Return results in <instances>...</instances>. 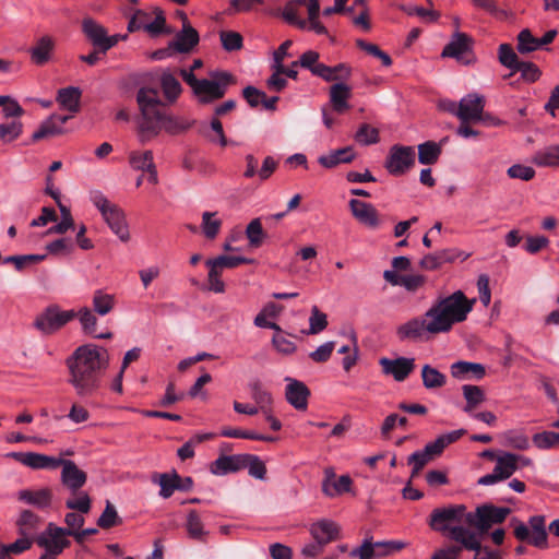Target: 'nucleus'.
Returning <instances> with one entry per match:
<instances>
[{
	"label": "nucleus",
	"mask_w": 559,
	"mask_h": 559,
	"mask_svg": "<svg viewBox=\"0 0 559 559\" xmlns=\"http://www.w3.org/2000/svg\"><path fill=\"white\" fill-rule=\"evenodd\" d=\"M186 530L190 538L199 542H205L209 535V532L204 530L203 522L195 510L189 511Z\"/></svg>",
	"instance_id": "36"
},
{
	"label": "nucleus",
	"mask_w": 559,
	"mask_h": 559,
	"mask_svg": "<svg viewBox=\"0 0 559 559\" xmlns=\"http://www.w3.org/2000/svg\"><path fill=\"white\" fill-rule=\"evenodd\" d=\"M463 395L466 400V405L464 407V412L471 413L473 412L479 404L485 401V394L480 386L466 384L463 385Z\"/></svg>",
	"instance_id": "43"
},
{
	"label": "nucleus",
	"mask_w": 559,
	"mask_h": 559,
	"mask_svg": "<svg viewBox=\"0 0 559 559\" xmlns=\"http://www.w3.org/2000/svg\"><path fill=\"white\" fill-rule=\"evenodd\" d=\"M19 499L28 504L44 509L51 504L52 491L49 488H41L36 491L24 489L19 491Z\"/></svg>",
	"instance_id": "32"
},
{
	"label": "nucleus",
	"mask_w": 559,
	"mask_h": 559,
	"mask_svg": "<svg viewBox=\"0 0 559 559\" xmlns=\"http://www.w3.org/2000/svg\"><path fill=\"white\" fill-rule=\"evenodd\" d=\"M219 38L226 51H237L243 46V38L240 33L234 31H222Z\"/></svg>",
	"instance_id": "53"
},
{
	"label": "nucleus",
	"mask_w": 559,
	"mask_h": 559,
	"mask_svg": "<svg viewBox=\"0 0 559 559\" xmlns=\"http://www.w3.org/2000/svg\"><path fill=\"white\" fill-rule=\"evenodd\" d=\"M474 39L466 33H462L456 31L452 36L450 41L444 46L441 57L442 58H454L459 62L464 64H469L473 61L472 50H473Z\"/></svg>",
	"instance_id": "13"
},
{
	"label": "nucleus",
	"mask_w": 559,
	"mask_h": 559,
	"mask_svg": "<svg viewBox=\"0 0 559 559\" xmlns=\"http://www.w3.org/2000/svg\"><path fill=\"white\" fill-rule=\"evenodd\" d=\"M120 524H122V519L119 516L114 504L107 500L105 510L97 520V525L103 530H109Z\"/></svg>",
	"instance_id": "47"
},
{
	"label": "nucleus",
	"mask_w": 559,
	"mask_h": 559,
	"mask_svg": "<svg viewBox=\"0 0 559 559\" xmlns=\"http://www.w3.org/2000/svg\"><path fill=\"white\" fill-rule=\"evenodd\" d=\"M498 60L507 69L515 70L519 68L521 60L510 44H501L498 47Z\"/></svg>",
	"instance_id": "49"
},
{
	"label": "nucleus",
	"mask_w": 559,
	"mask_h": 559,
	"mask_svg": "<svg viewBox=\"0 0 559 559\" xmlns=\"http://www.w3.org/2000/svg\"><path fill=\"white\" fill-rule=\"evenodd\" d=\"M355 140L362 145L376 144L380 140L379 130L368 123H362L355 134Z\"/></svg>",
	"instance_id": "56"
},
{
	"label": "nucleus",
	"mask_w": 559,
	"mask_h": 559,
	"mask_svg": "<svg viewBox=\"0 0 559 559\" xmlns=\"http://www.w3.org/2000/svg\"><path fill=\"white\" fill-rule=\"evenodd\" d=\"M249 388L253 401L263 413H266V409H270L273 402L271 393L263 388V384L260 380L251 381L249 383Z\"/></svg>",
	"instance_id": "39"
},
{
	"label": "nucleus",
	"mask_w": 559,
	"mask_h": 559,
	"mask_svg": "<svg viewBox=\"0 0 559 559\" xmlns=\"http://www.w3.org/2000/svg\"><path fill=\"white\" fill-rule=\"evenodd\" d=\"M216 213L204 212L202 215V229L206 238L214 239L222 226V221L215 218Z\"/></svg>",
	"instance_id": "55"
},
{
	"label": "nucleus",
	"mask_w": 559,
	"mask_h": 559,
	"mask_svg": "<svg viewBox=\"0 0 559 559\" xmlns=\"http://www.w3.org/2000/svg\"><path fill=\"white\" fill-rule=\"evenodd\" d=\"M316 76L321 78L325 82H344L352 76V67L347 63H338L334 67L323 63L322 67L317 69Z\"/></svg>",
	"instance_id": "30"
},
{
	"label": "nucleus",
	"mask_w": 559,
	"mask_h": 559,
	"mask_svg": "<svg viewBox=\"0 0 559 559\" xmlns=\"http://www.w3.org/2000/svg\"><path fill=\"white\" fill-rule=\"evenodd\" d=\"M246 236L252 248H259L263 243L265 233L263 231L260 218H254L248 224L246 228Z\"/></svg>",
	"instance_id": "52"
},
{
	"label": "nucleus",
	"mask_w": 559,
	"mask_h": 559,
	"mask_svg": "<svg viewBox=\"0 0 559 559\" xmlns=\"http://www.w3.org/2000/svg\"><path fill=\"white\" fill-rule=\"evenodd\" d=\"M212 80L202 79L193 90V94L202 104H210L221 99L226 93L228 85L235 84V76L227 71L211 72Z\"/></svg>",
	"instance_id": "6"
},
{
	"label": "nucleus",
	"mask_w": 559,
	"mask_h": 559,
	"mask_svg": "<svg viewBox=\"0 0 559 559\" xmlns=\"http://www.w3.org/2000/svg\"><path fill=\"white\" fill-rule=\"evenodd\" d=\"M519 468V455L506 452L498 456L492 473L478 479L479 485H492L495 483L510 478Z\"/></svg>",
	"instance_id": "14"
},
{
	"label": "nucleus",
	"mask_w": 559,
	"mask_h": 559,
	"mask_svg": "<svg viewBox=\"0 0 559 559\" xmlns=\"http://www.w3.org/2000/svg\"><path fill=\"white\" fill-rule=\"evenodd\" d=\"M36 544L57 556L70 547L71 542L67 538L64 527L49 523L46 530L36 538Z\"/></svg>",
	"instance_id": "15"
},
{
	"label": "nucleus",
	"mask_w": 559,
	"mask_h": 559,
	"mask_svg": "<svg viewBox=\"0 0 559 559\" xmlns=\"http://www.w3.org/2000/svg\"><path fill=\"white\" fill-rule=\"evenodd\" d=\"M467 513L464 504H450L443 508H436L430 513L429 526L432 531L443 535L449 533V537L452 539V530L464 527L461 523H466Z\"/></svg>",
	"instance_id": "5"
},
{
	"label": "nucleus",
	"mask_w": 559,
	"mask_h": 559,
	"mask_svg": "<svg viewBox=\"0 0 559 559\" xmlns=\"http://www.w3.org/2000/svg\"><path fill=\"white\" fill-rule=\"evenodd\" d=\"M475 299H468L462 290L438 298L421 317H415L396 329L400 341H420L448 333L453 325L466 320Z\"/></svg>",
	"instance_id": "1"
},
{
	"label": "nucleus",
	"mask_w": 559,
	"mask_h": 559,
	"mask_svg": "<svg viewBox=\"0 0 559 559\" xmlns=\"http://www.w3.org/2000/svg\"><path fill=\"white\" fill-rule=\"evenodd\" d=\"M129 165L134 170L146 171L154 164L152 151H131L128 155Z\"/></svg>",
	"instance_id": "41"
},
{
	"label": "nucleus",
	"mask_w": 559,
	"mask_h": 559,
	"mask_svg": "<svg viewBox=\"0 0 559 559\" xmlns=\"http://www.w3.org/2000/svg\"><path fill=\"white\" fill-rule=\"evenodd\" d=\"M532 160L539 167H559V144L537 151Z\"/></svg>",
	"instance_id": "38"
},
{
	"label": "nucleus",
	"mask_w": 559,
	"mask_h": 559,
	"mask_svg": "<svg viewBox=\"0 0 559 559\" xmlns=\"http://www.w3.org/2000/svg\"><path fill=\"white\" fill-rule=\"evenodd\" d=\"M485 98L478 94H468L457 106L455 116L461 122H476L483 119Z\"/></svg>",
	"instance_id": "17"
},
{
	"label": "nucleus",
	"mask_w": 559,
	"mask_h": 559,
	"mask_svg": "<svg viewBox=\"0 0 559 559\" xmlns=\"http://www.w3.org/2000/svg\"><path fill=\"white\" fill-rule=\"evenodd\" d=\"M159 84L166 100L170 104L175 103L182 92L180 82L169 70L162 72Z\"/></svg>",
	"instance_id": "33"
},
{
	"label": "nucleus",
	"mask_w": 559,
	"mask_h": 559,
	"mask_svg": "<svg viewBox=\"0 0 559 559\" xmlns=\"http://www.w3.org/2000/svg\"><path fill=\"white\" fill-rule=\"evenodd\" d=\"M533 442L538 449H551L559 447V432L543 431L533 436Z\"/></svg>",
	"instance_id": "59"
},
{
	"label": "nucleus",
	"mask_w": 559,
	"mask_h": 559,
	"mask_svg": "<svg viewBox=\"0 0 559 559\" xmlns=\"http://www.w3.org/2000/svg\"><path fill=\"white\" fill-rule=\"evenodd\" d=\"M115 307V297L103 290H96L93 295V308L100 316L109 313Z\"/></svg>",
	"instance_id": "50"
},
{
	"label": "nucleus",
	"mask_w": 559,
	"mask_h": 559,
	"mask_svg": "<svg viewBox=\"0 0 559 559\" xmlns=\"http://www.w3.org/2000/svg\"><path fill=\"white\" fill-rule=\"evenodd\" d=\"M516 40H518L516 50L521 55L531 53L540 48L538 38L533 36L532 32L528 28L522 29L518 34Z\"/></svg>",
	"instance_id": "45"
},
{
	"label": "nucleus",
	"mask_w": 559,
	"mask_h": 559,
	"mask_svg": "<svg viewBox=\"0 0 559 559\" xmlns=\"http://www.w3.org/2000/svg\"><path fill=\"white\" fill-rule=\"evenodd\" d=\"M421 379L424 386L428 390L442 388L447 382L445 376L428 364L423 366Z\"/></svg>",
	"instance_id": "40"
},
{
	"label": "nucleus",
	"mask_w": 559,
	"mask_h": 559,
	"mask_svg": "<svg viewBox=\"0 0 559 559\" xmlns=\"http://www.w3.org/2000/svg\"><path fill=\"white\" fill-rule=\"evenodd\" d=\"M352 478L348 475H342L338 478L332 467L324 469V478L322 480V492L326 497H336L348 492L352 488Z\"/></svg>",
	"instance_id": "22"
},
{
	"label": "nucleus",
	"mask_w": 559,
	"mask_h": 559,
	"mask_svg": "<svg viewBox=\"0 0 559 559\" xmlns=\"http://www.w3.org/2000/svg\"><path fill=\"white\" fill-rule=\"evenodd\" d=\"M330 103L334 111L343 114L349 109L348 99L352 96V88L344 82L334 83L329 90Z\"/></svg>",
	"instance_id": "29"
},
{
	"label": "nucleus",
	"mask_w": 559,
	"mask_h": 559,
	"mask_svg": "<svg viewBox=\"0 0 559 559\" xmlns=\"http://www.w3.org/2000/svg\"><path fill=\"white\" fill-rule=\"evenodd\" d=\"M76 318V311L62 310L58 305H50L38 313L34 328L44 335H52Z\"/></svg>",
	"instance_id": "8"
},
{
	"label": "nucleus",
	"mask_w": 559,
	"mask_h": 559,
	"mask_svg": "<svg viewBox=\"0 0 559 559\" xmlns=\"http://www.w3.org/2000/svg\"><path fill=\"white\" fill-rule=\"evenodd\" d=\"M372 545L376 559L388 557L405 547V543L399 540L377 542Z\"/></svg>",
	"instance_id": "54"
},
{
	"label": "nucleus",
	"mask_w": 559,
	"mask_h": 559,
	"mask_svg": "<svg viewBox=\"0 0 559 559\" xmlns=\"http://www.w3.org/2000/svg\"><path fill=\"white\" fill-rule=\"evenodd\" d=\"M23 124L21 121H12L0 124V141L9 143L17 139L22 133Z\"/></svg>",
	"instance_id": "64"
},
{
	"label": "nucleus",
	"mask_w": 559,
	"mask_h": 559,
	"mask_svg": "<svg viewBox=\"0 0 559 559\" xmlns=\"http://www.w3.org/2000/svg\"><path fill=\"white\" fill-rule=\"evenodd\" d=\"M82 32L91 44L104 55L124 38L120 35L108 36L106 28L92 17H85L82 21Z\"/></svg>",
	"instance_id": "12"
},
{
	"label": "nucleus",
	"mask_w": 559,
	"mask_h": 559,
	"mask_svg": "<svg viewBox=\"0 0 559 559\" xmlns=\"http://www.w3.org/2000/svg\"><path fill=\"white\" fill-rule=\"evenodd\" d=\"M286 380L288 381L285 392L287 402L298 411L307 409L310 396L307 385L296 379L287 378Z\"/></svg>",
	"instance_id": "25"
},
{
	"label": "nucleus",
	"mask_w": 559,
	"mask_h": 559,
	"mask_svg": "<svg viewBox=\"0 0 559 559\" xmlns=\"http://www.w3.org/2000/svg\"><path fill=\"white\" fill-rule=\"evenodd\" d=\"M58 467H61L60 481L72 495L86 484L87 474L81 469L74 461L60 457Z\"/></svg>",
	"instance_id": "16"
},
{
	"label": "nucleus",
	"mask_w": 559,
	"mask_h": 559,
	"mask_svg": "<svg viewBox=\"0 0 559 559\" xmlns=\"http://www.w3.org/2000/svg\"><path fill=\"white\" fill-rule=\"evenodd\" d=\"M472 373L476 379L484 378L486 370L481 364L469 361H457L451 366V374L453 378H463Z\"/></svg>",
	"instance_id": "37"
},
{
	"label": "nucleus",
	"mask_w": 559,
	"mask_h": 559,
	"mask_svg": "<svg viewBox=\"0 0 559 559\" xmlns=\"http://www.w3.org/2000/svg\"><path fill=\"white\" fill-rule=\"evenodd\" d=\"M320 55L314 50L305 51L298 61L293 62L292 66H300L301 68L308 69L313 75H316L317 69L322 67L323 63L319 62Z\"/></svg>",
	"instance_id": "61"
},
{
	"label": "nucleus",
	"mask_w": 559,
	"mask_h": 559,
	"mask_svg": "<svg viewBox=\"0 0 559 559\" xmlns=\"http://www.w3.org/2000/svg\"><path fill=\"white\" fill-rule=\"evenodd\" d=\"M511 513L510 508L496 507L493 504H483L477 507L474 513L468 512L466 524L479 530V534L488 532L493 524H501Z\"/></svg>",
	"instance_id": "9"
},
{
	"label": "nucleus",
	"mask_w": 559,
	"mask_h": 559,
	"mask_svg": "<svg viewBox=\"0 0 559 559\" xmlns=\"http://www.w3.org/2000/svg\"><path fill=\"white\" fill-rule=\"evenodd\" d=\"M200 41L198 31L191 25H183L182 28L176 34L175 38L170 41L171 48L178 53H189Z\"/></svg>",
	"instance_id": "24"
},
{
	"label": "nucleus",
	"mask_w": 559,
	"mask_h": 559,
	"mask_svg": "<svg viewBox=\"0 0 559 559\" xmlns=\"http://www.w3.org/2000/svg\"><path fill=\"white\" fill-rule=\"evenodd\" d=\"M252 259L245 257L218 255L214 259H207L205 264H214V266L223 271L224 269H235L241 264L252 263Z\"/></svg>",
	"instance_id": "48"
},
{
	"label": "nucleus",
	"mask_w": 559,
	"mask_h": 559,
	"mask_svg": "<svg viewBox=\"0 0 559 559\" xmlns=\"http://www.w3.org/2000/svg\"><path fill=\"white\" fill-rule=\"evenodd\" d=\"M8 456L33 469H56L60 457L36 452H12Z\"/></svg>",
	"instance_id": "20"
},
{
	"label": "nucleus",
	"mask_w": 559,
	"mask_h": 559,
	"mask_svg": "<svg viewBox=\"0 0 559 559\" xmlns=\"http://www.w3.org/2000/svg\"><path fill=\"white\" fill-rule=\"evenodd\" d=\"M416 153L413 146L395 144L390 147L384 167L390 175L402 176L415 165Z\"/></svg>",
	"instance_id": "10"
},
{
	"label": "nucleus",
	"mask_w": 559,
	"mask_h": 559,
	"mask_svg": "<svg viewBox=\"0 0 559 559\" xmlns=\"http://www.w3.org/2000/svg\"><path fill=\"white\" fill-rule=\"evenodd\" d=\"M348 205L352 215L361 225L371 229H376L381 225L380 215L371 203L352 199L348 202Z\"/></svg>",
	"instance_id": "19"
},
{
	"label": "nucleus",
	"mask_w": 559,
	"mask_h": 559,
	"mask_svg": "<svg viewBox=\"0 0 559 559\" xmlns=\"http://www.w3.org/2000/svg\"><path fill=\"white\" fill-rule=\"evenodd\" d=\"M69 369V383L81 397L96 394L102 376L108 367L107 350L94 344L79 346L66 360Z\"/></svg>",
	"instance_id": "2"
},
{
	"label": "nucleus",
	"mask_w": 559,
	"mask_h": 559,
	"mask_svg": "<svg viewBox=\"0 0 559 559\" xmlns=\"http://www.w3.org/2000/svg\"><path fill=\"white\" fill-rule=\"evenodd\" d=\"M50 181H51V176H47L45 192L56 201V203L60 210V213H61V218H60V223L50 227L47 230V234L48 235H50V234L62 235V234H66L70 228H72L74 226V219L72 217L70 209L68 206H66L64 204H62V202L60 200V192L58 190H50V187H49Z\"/></svg>",
	"instance_id": "23"
},
{
	"label": "nucleus",
	"mask_w": 559,
	"mask_h": 559,
	"mask_svg": "<svg viewBox=\"0 0 559 559\" xmlns=\"http://www.w3.org/2000/svg\"><path fill=\"white\" fill-rule=\"evenodd\" d=\"M66 507L70 510H76L82 514H86L91 511L92 500L87 492L80 489L76 495H72L71 498L67 499Z\"/></svg>",
	"instance_id": "51"
},
{
	"label": "nucleus",
	"mask_w": 559,
	"mask_h": 559,
	"mask_svg": "<svg viewBox=\"0 0 559 559\" xmlns=\"http://www.w3.org/2000/svg\"><path fill=\"white\" fill-rule=\"evenodd\" d=\"M355 158L352 146H346L322 155L318 158V163L324 168H333L340 164H348Z\"/></svg>",
	"instance_id": "31"
},
{
	"label": "nucleus",
	"mask_w": 559,
	"mask_h": 559,
	"mask_svg": "<svg viewBox=\"0 0 559 559\" xmlns=\"http://www.w3.org/2000/svg\"><path fill=\"white\" fill-rule=\"evenodd\" d=\"M221 436L227 437V438H243V439L259 440V441H265V442H273L276 440V438H274V437L260 435V433H257L251 430H242L239 428H230V427H224L221 430Z\"/></svg>",
	"instance_id": "46"
},
{
	"label": "nucleus",
	"mask_w": 559,
	"mask_h": 559,
	"mask_svg": "<svg viewBox=\"0 0 559 559\" xmlns=\"http://www.w3.org/2000/svg\"><path fill=\"white\" fill-rule=\"evenodd\" d=\"M140 110L138 135L142 144L157 136L162 130L178 134L191 128V123L164 111V104L156 88L142 86L136 92Z\"/></svg>",
	"instance_id": "3"
},
{
	"label": "nucleus",
	"mask_w": 559,
	"mask_h": 559,
	"mask_svg": "<svg viewBox=\"0 0 559 559\" xmlns=\"http://www.w3.org/2000/svg\"><path fill=\"white\" fill-rule=\"evenodd\" d=\"M246 454L221 455L211 464V472L215 475L235 473L245 468Z\"/></svg>",
	"instance_id": "28"
},
{
	"label": "nucleus",
	"mask_w": 559,
	"mask_h": 559,
	"mask_svg": "<svg viewBox=\"0 0 559 559\" xmlns=\"http://www.w3.org/2000/svg\"><path fill=\"white\" fill-rule=\"evenodd\" d=\"M206 266L209 267L207 289L216 294L225 293V283L222 280L223 271L214 264H206Z\"/></svg>",
	"instance_id": "57"
},
{
	"label": "nucleus",
	"mask_w": 559,
	"mask_h": 559,
	"mask_svg": "<svg viewBox=\"0 0 559 559\" xmlns=\"http://www.w3.org/2000/svg\"><path fill=\"white\" fill-rule=\"evenodd\" d=\"M93 203L100 212L111 231L116 234L121 241H129L130 231L123 211L100 193L93 197Z\"/></svg>",
	"instance_id": "7"
},
{
	"label": "nucleus",
	"mask_w": 559,
	"mask_h": 559,
	"mask_svg": "<svg viewBox=\"0 0 559 559\" xmlns=\"http://www.w3.org/2000/svg\"><path fill=\"white\" fill-rule=\"evenodd\" d=\"M309 533L313 540L325 547L328 544L340 538L341 527L332 520L322 519L310 525Z\"/></svg>",
	"instance_id": "21"
},
{
	"label": "nucleus",
	"mask_w": 559,
	"mask_h": 559,
	"mask_svg": "<svg viewBox=\"0 0 559 559\" xmlns=\"http://www.w3.org/2000/svg\"><path fill=\"white\" fill-rule=\"evenodd\" d=\"M382 372L386 376H392L397 382H403L415 369V358L399 357L390 359L382 357L379 360Z\"/></svg>",
	"instance_id": "18"
},
{
	"label": "nucleus",
	"mask_w": 559,
	"mask_h": 559,
	"mask_svg": "<svg viewBox=\"0 0 559 559\" xmlns=\"http://www.w3.org/2000/svg\"><path fill=\"white\" fill-rule=\"evenodd\" d=\"M56 47L55 39L49 35L39 37L29 49L31 61L36 66H44L51 60Z\"/></svg>",
	"instance_id": "26"
},
{
	"label": "nucleus",
	"mask_w": 559,
	"mask_h": 559,
	"mask_svg": "<svg viewBox=\"0 0 559 559\" xmlns=\"http://www.w3.org/2000/svg\"><path fill=\"white\" fill-rule=\"evenodd\" d=\"M328 326L326 314L319 310L317 306L311 308L309 318V334H318Z\"/></svg>",
	"instance_id": "63"
},
{
	"label": "nucleus",
	"mask_w": 559,
	"mask_h": 559,
	"mask_svg": "<svg viewBox=\"0 0 559 559\" xmlns=\"http://www.w3.org/2000/svg\"><path fill=\"white\" fill-rule=\"evenodd\" d=\"M511 525L513 526V535L519 542L527 543L538 549H547L549 547L546 518L544 515L531 516L527 524L513 518Z\"/></svg>",
	"instance_id": "4"
},
{
	"label": "nucleus",
	"mask_w": 559,
	"mask_h": 559,
	"mask_svg": "<svg viewBox=\"0 0 559 559\" xmlns=\"http://www.w3.org/2000/svg\"><path fill=\"white\" fill-rule=\"evenodd\" d=\"M440 154L441 147L436 142L427 141L418 145V160L423 165L436 164Z\"/></svg>",
	"instance_id": "42"
},
{
	"label": "nucleus",
	"mask_w": 559,
	"mask_h": 559,
	"mask_svg": "<svg viewBox=\"0 0 559 559\" xmlns=\"http://www.w3.org/2000/svg\"><path fill=\"white\" fill-rule=\"evenodd\" d=\"M81 95V90L75 86L60 88L58 91L57 102L62 108L71 112H78L80 110Z\"/></svg>",
	"instance_id": "34"
},
{
	"label": "nucleus",
	"mask_w": 559,
	"mask_h": 559,
	"mask_svg": "<svg viewBox=\"0 0 559 559\" xmlns=\"http://www.w3.org/2000/svg\"><path fill=\"white\" fill-rule=\"evenodd\" d=\"M513 72H520L521 78L528 83L538 81L542 75L540 69L531 61H521Z\"/></svg>",
	"instance_id": "62"
},
{
	"label": "nucleus",
	"mask_w": 559,
	"mask_h": 559,
	"mask_svg": "<svg viewBox=\"0 0 559 559\" xmlns=\"http://www.w3.org/2000/svg\"><path fill=\"white\" fill-rule=\"evenodd\" d=\"M452 535V540L462 544L466 550L476 552L474 559H501L497 551L481 546L480 534L467 527L453 528Z\"/></svg>",
	"instance_id": "11"
},
{
	"label": "nucleus",
	"mask_w": 559,
	"mask_h": 559,
	"mask_svg": "<svg viewBox=\"0 0 559 559\" xmlns=\"http://www.w3.org/2000/svg\"><path fill=\"white\" fill-rule=\"evenodd\" d=\"M69 120L68 116L52 115L46 119L39 128L33 133L34 142L43 139L52 138L63 133V126Z\"/></svg>",
	"instance_id": "27"
},
{
	"label": "nucleus",
	"mask_w": 559,
	"mask_h": 559,
	"mask_svg": "<svg viewBox=\"0 0 559 559\" xmlns=\"http://www.w3.org/2000/svg\"><path fill=\"white\" fill-rule=\"evenodd\" d=\"M76 318H79L84 333L95 335L97 318L93 314L90 308H81L79 311H76Z\"/></svg>",
	"instance_id": "58"
},
{
	"label": "nucleus",
	"mask_w": 559,
	"mask_h": 559,
	"mask_svg": "<svg viewBox=\"0 0 559 559\" xmlns=\"http://www.w3.org/2000/svg\"><path fill=\"white\" fill-rule=\"evenodd\" d=\"M39 522L40 519L37 514L31 510H24L16 521L19 533L22 536H29L38 528Z\"/></svg>",
	"instance_id": "44"
},
{
	"label": "nucleus",
	"mask_w": 559,
	"mask_h": 559,
	"mask_svg": "<svg viewBox=\"0 0 559 559\" xmlns=\"http://www.w3.org/2000/svg\"><path fill=\"white\" fill-rule=\"evenodd\" d=\"M356 46L367 53L380 59L384 67H390L392 64L391 57L386 52L382 51L378 45L368 43L364 39H357Z\"/></svg>",
	"instance_id": "60"
},
{
	"label": "nucleus",
	"mask_w": 559,
	"mask_h": 559,
	"mask_svg": "<svg viewBox=\"0 0 559 559\" xmlns=\"http://www.w3.org/2000/svg\"><path fill=\"white\" fill-rule=\"evenodd\" d=\"M153 483L158 484L160 487L159 496L164 499L171 497L175 490H178L179 474L176 471L171 473L154 474L152 477Z\"/></svg>",
	"instance_id": "35"
}]
</instances>
